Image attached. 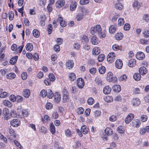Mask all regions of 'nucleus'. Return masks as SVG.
Listing matches in <instances>:
<instances>
[{"label":"nucleus","mask_w":149,"mask_h":149,"mask_svg":"<svg viewBox=\"0 0 149 149\" xmlns=\"http://www.w3.org/2000/svg\"><path fill=\"white\" fill-rule=\"evenodd\" d=\"M90 31L92 35L96 36L97 34L100 38H104L106 36V34L102 31L101 26L99 25H97L95 26L92 27Z\"/></svg>","instance_id":"1"},{"label":"nucleus","mask_w":149,"mask_h":149,"mask_svg":"<svg viewBox=\"0 0 149 149\" xmlns=\"http://www.w3.org/2000/svg\"><path fill=\"white\" fill-rule=\"evenodd\" d=\"M80 12L78 13L76 17L77 21L81 20L84 17V16L86 15L87 10L85 8H79Z\"/></svg>","instance_id":"2"},{"label":"nucleus","mask_w":149,"mask_h":149,"mask_svg":"<svg viewBox=\"0 0 149 149\" xmlns=\"http://www.w3.org/2000/svg\"><path fill=\"white\" fill-rule=\"evenodd\" d=\"M77 83L78 87L79 88H82L84 85V79L81 78H79L77 80Z\"/></svg>","instance_id":"3"},{"label":"nucleus","mask_w":149,"mask_h":149,"mask_svg":"<svg viewBox=\"0 0 149 149\" xmlns=\"http://www.w3.org/2000/svg\"><path fill=\"white\" fill-rule=\"evenodd\" d=\"M115 57V53L113 52H111L109 53L107 57V60L108 61L111 63L114 61Z\"/></svg>","instance_id":"4"},{"label":"nucleus","mask_w":149,"mask_h":149,"mask_svg":"<svg viewBox=\"0 0 149 149\" xmlns=\"http://www.w3.org/2000/svg\"><path fill=\"white\" fill-rule=\"evenodd\" d=\"M11 125L14 127H17L20 124V121L17 119H14L10 122Z\"/></svg>","instance_id":"5"},{"label":"nucleus","mask_w":149,"mask_h":149,"mask_svg":"<svg viewBox=\"0 0 149 149\" xmlns=\"http://www.w3.org/2000/svg\"><path fill=\"white\" fill-rule=\"evenodd\" d=\"M136 56L137 59L139 60H142L145 58V56L143 52H139L136 54Z\"/></svg>","instance_id":"6"},{"label":"nucleus","mask_w":149,"mask_h":149,"mask_svg":"<svg viewBox=\"0 0 149 149\" xmlns=\"http://www.w3.org/2000/svg\"><path fill=\"white\" fill-rule=\"evenodd\" d=\"M81 41L83 44L84 45L85 44V47H90V46L88 44L89 41V40L87 36L83 35Z\"/></svg>","instance_id":"7"},{"label":"nucleus","mask_w":149,"mask_h":149,"mask_svg":"<svg viewBox=\"0 0 149 149\" xmlns=\"http://www.w3.org/2000/svg\"><path fill=\"white\" fill-rule=\"evenodd\" d=\"M123 65L122 61L120 59H117L115 62V66L118 69H121Z\"/></svg>","instance_id":"8"},{"label":"nucleus","mask_w":149,"mask_h":149,"mask_svg":"<svg viewBox=\"0 0 149 149\" xmlns=\"http://www.w3.org/2000/svg\"><path fill=\"white\" fill-rule=\"evenodd\" d=\"M134 115L132 113H130L129 114L126 118L125 120V122L126 124L129 123L130 121L134 118Z\"/></svg>","instance_id":"9"},{"label":"nucleus","mask_w":149,"mask_h":149,"mask_svg":"<svg viewBox=\"0 0 149 149\" xmlns=\"http://www.w3.org/2000/svg\"><path fill=\"white\" fill-rule=\"evenodd\" d=\"M53 96L54 100L56 103H58L60 102L61 99V95L58 93H55Z\"/></svg>","instance_id":"10"},{"label":"nucleus","mask_w":149,"mask_h":149,"mask_svg":"<svg viewBox=\"0 0 149 149\" xmlns=\"http://www.w3.org/2000/svg\"><path fill=\"white\" fill-rule=\"evenodd\" d=\"M91 41L93 45H97L99 42L98 39L97 38L96 36L94 35L93 36L91 39Z\"/></svg>","instance_id":"11"},{"label":"nucleus","mask_w":149,"mask_h":149,"mask_svg":"<svg viewBox=\"0 0 149 149\" xmlns=\"http://www.w3.org/2000/svg\"><path fill=\"white\" fill-rule=\"evenodd\" d=\"M57 21L60 22L61 26L63 27H65L67 24V23L63 21V19L61 17H58L57 18Z\"/></svg>","instance_id":"12"},{"label":"nucleus","mask_w":149,"mask_h":149,"mask_svg":"<svg viewBox=\"0 0 149 149\" xmlns=\"http://www.w3.org/2000/svg\"><path fill=\"white\" fill-rule=\"evenodd\" d=\"M132 102L133 105L136 106L139 105L141 103L140 100L138 98H133Z\"/></svg>","instance_id":"13"},{"label":"nucleus","mask_w":149,"mask_h":149,"mask_svg":"<svg viewBox=\"0 0 149 149\" xmlns=\"http://www.w3.org/2000/svg\"><path fill=\"white\" fill-rule=\"evenodd\" d=\"M65 4L64 0H59L56 3V7L60 8L63 6Z\"/></svg>","instance_id":"14"},{"label":"nucleus","mask_w":149,"mask_h":149,"mask_svg":"<svg viewBox=\"0 0 149 149\" xmlns=\"http://www.w3.org/2000/svg\"><path fill=\"white\" fill-rule=\"evenodd\" d=\"M117 26L116 25H111L110 26L109 28V31L111 33H113L116 30Z\"/></svg>","instance_id":"15"},{"label":"nucleus","mask_w":149,"mask_h":149,"mask_svg":"<svg viewBox=\"0 0 149 149\" xmlns=\"http://www.w3.org/2000/svg\"><path fill=\"white\" fill-rule=\"evenodd\" d=\"M139 72L140 74L144 75L147 73V70L145 67H142L139 68Z\"/></svg>","instance_id":"16"},{"label":"nucleus","mask_w":149,"mask_h":149,"mask_svg":"<svg viewBox=\"0 0 149 149\" xmlns=\"http://www.w3.org/2000/svg\"><path fill=\"white\" fill-rule=\"evenodd\" d=\"M111 91V88L108 86H105L103 88V92L104 94H108L110 93Z\"/></svg>","instance_id":"17"},{"label":"nucleus","mask_w":149,"mask_h":149,"mask_svg":"<svg viewBox=\"0 0 149 149\" xmlns=\"http://www.w3.org/2000/svg\"><path fill=\"white\" fill-rule=\"evenodd\" d=\"M81 132L84 134H86L88 132V129L85 125H83L81 127Z\"/></svg>","instance_id":"18"},{"label":"nucleus","mask_w":149,"mask_h":149,"mask_svg":"<svg viewBox=\"0 0 149 149\" xmlns=\"http://www.w3.org/2000/svg\"><path fill=\"white\" fill-rule=\"evenodd\" d=\"M66 65L68 68L70 69L74 66V63L72 60H69L67 62Z\"/></svg>","instance_id":"19"},{"label":"nucleus","mask_w":149,"mask_h":149,"mask_svg":"<svg viewBox=\"0 0 149 149\" xmlns=\"http://www.w3.org/2000/svg\"><path fill=\"white\" fill-rule=\"evenodd\" d=\"M23 95L25 97L28 98L30 95V90L27 89L24 90L23 92Z\"/></svg>","instance_id":"20"},{"label":"nucleus","mask_w":149,"mask_h":149,"mask_svg":"<svg viewBox=\"0 0 149 149\" xmlns=\"http://www.w3.org/2000/svg\"><path fill=\"white\" fill-rule=\"evenodd\" d=\"M100 52L99 47H94L93 50V54L94 55H97Z\"/></svg>","instance_id":"21"},{"label":"nucleus","mask_w":149,"mask_h":149,"mask_svg":"<svg viewBox=\"0 0 149 149\" xmlns=\"http://www.w3.org/2000/svg\"><path fill=\"white\" fill-rule=\"evenodd\" d=\"M113 91L117 93L120 92L121 90L120 86L119 85H113Z\"/></svg>","instance_id":"22"},{"label":"nucleus","mask_w":149,"mask_h":149,"mask_svg":"<svg viewBox=\"0 0 149 149\" xmlns=\"http://www.w3.org/2000/svg\"><path fill=\"white\" fill-rule=\"evenodd\" d=\"M140 121L139 120L136 119L134 122H132V125L133 127L138 128L140 126Z\"/></svg>","instance_id":"23"},{"label":"nucleus","mask_w":149,"mask_h":149,"mask_svg":"<svg viewBox=\"0 0 149 149\" xmlns=\"http://www.w3.org/2000/svg\"><path fill=\"white\" fill-rule=\"evenodd\" d=\"M136 60L134 59H131L129 62L128 65L130 67H133L136 65Z\"/></svg>","instance_id":"24"},{"label":"nucleus","mask_w":149,"mask_h":149,"mask_svg":"<svg viewBox=\"0 0 149 149\" xmlns=\"http://www.w3.org/2000/svg\"><path fill=\"white\" fill-rule=\"evenodd\" d=\"M50 130L52 134H54L56 132L55 127L53 123L50 125Z\"/></svg>","instance_id":"25"},{"label":"nucleus","mask_w":149,"mask_h":149,"mask_svg":"<svg viewBox=\"0 0 149 149\" xmlns=\"http://www.w3.org/2000/svg\"><path fill=\"white\" fill-rule=\"evenodd\" d=\"M47 95L48 97L50 99L52 98L54 96V94L50 89H48L47 91Z\"/></svg>","instance_id":"26"},{"label":"nucleus","mask_w":149,"mask_h":149,"mask_svg":"<svg viewBox=\"0 0 149 149\" xmlns=\"http://www.w3.org/2000/svg\"><path fill=\"white\" fill-rule=\"evenodd\" d=\"M113 73L111 72H109L107 74V79L109 81H113Z\"/></svg>","instance_id":"27"},{"label":"nucleus","mask_w":149,"mask_h":149,"mask_svg":"<svg viewBox=\"0 0 149 149\" xmlns=\"http://www.w3.org/2000/svg\"><path fill=\"white\" fill-rule=\"evenodd\" d=\"M77 7V3L76 2H72L70 6V9L71 10L73 11Z\"/></svg>","instance_id":"28"},{"label":"nucleus","mask_w":149,"mask_h":149,"mask_svg":"<svg viewBox=\"0 0 149 149\" xmlns=\"http://www.w3.org/2000/svg\"><path fill=\"white\" fill-rule=\"evenodd\" d=\"M140 74L138 73H135L133 75L134 79L136 81L139 80L141 78Z\"/></svg>","instance_id":"29"},{"label":"nucleus","mask_w":149,"mask_h":149,"mask_svg":"<svg viewBox=\"0 0 149 149\" xmlns=\"http://www.w3.org/2000/svg\"><path fill=\"white\" fill-rule=\"evenodd\" d=\"M98 70L100 74H104L105 72L106 68L104 66H102L99 68Z\"/></svg>","instance_id":"30"},{"label":"nucleus","mask_w":149,"mask_h":149,"mask_svg":"<svg viewBox=\"0 0 149 149\" xmlns=\"http://www.w3.org/2000/svg\"><path fill=\"white\" fill-rule=\"evenodd\" d=\"M123 34L121 33H117L115 36V38L117 40H121L123 37Z\"/></svg>","instance_id":"31"},{"label":"nucleus","mask_w":149,"mask_h":149,"mask_svg":"<svg viewBox=\"0 0 149 149\" xmlns=\"http://www.w3.org/2000/svg\"><path fill=\"white\" fill-rule=\"evenodd\" d=\"M18 58V56H16L13 57L10 60V63L12 64H14L16 62Z\"/></svg>","instance_id":"32"},{"label":"nucleus","mask_w":149,"mask_h":149,"mask_svg":"<svg viewBox=\"0 0 149 149\" xmlns=\"http://www.w3.org/2000/svg\"><path fill=\"white\" fill-rule=\"evenodd\" d=\"M69 99L68 95H63V103H65L68 102Z\"/></svg>","instance_id":"33"},{"label":"nucleus","mask_w":149,"mask_h":149,"mask_svg":"<svg viewBox=\"0 0 149 149\" xmlns=\"http://www.w3.org/2000/svg\"><path fill=\"white\" fill-rule=\"evenodd\" d=\"M105 55L103 54H101L99 55L97 58V60L99 62H102L104 59Z\"/></svg>","instance_id":"34"},{"label":"nucleus","mask_w":149,"mask_h":149,"mask_svg":"<svg viewBox=\"0 0 149 149\" xmlns=\"http://www.w3.org/2000/svg\"><path fill=\"white\" fill-rule=\"evenodd\" d=\"M33 36L36 38L38 37L40 35L39 32L36 29H35L33 31Z\"/></svg>","instance_id":"35"},{"label":"nucleus","mask_w":149,"mask_h":149,"mask_svg":"<svg viewBox=\"0 0 149 149\" xmlns=\"http://www.w3.org/2000/svg\"><path fill=\"white\" fill-rule=\"evenodd\" d=\"M3 104L9 107H11L12 106V104L8 100H5L3 101Z\"/></svg>","instance_id":"36"},{"label":"nucleus","mask_w":149,"mask_h":149,"mask_svg":"<svg viewBox=\"0 0 149 149\" xmlns=\"http://www.w3.org/2000/svg\"><path fill=\"white\" fill-rule=\"evenodd\" d=\"M15 74L13 73H11L7 75L6 77L7 79H12L15 78Z\"/></svg>","instance_id":"37"},{"label":"nucleus","mask_w":149,"mask_h":149,"mask_svg":"<svg viewBox=\"0 0 149 149\" xmlns=\"http://www.w3.org/2000/svg\"><path fill=\"white\" fill-rule=\"evenodd\" d=\"M69 77L71 81H73L76 79V75L74 73H71L69 74Z\"/></svg>","instance_id":"38"},{"label":"nucleus","mask_w":149,"mask_h":149,"mask_svg":"<svg viewBox=\"0 0 149 149\" xmlns=\"http://www.w3.org/2000/svg\"><path fill=\"white\" fill-rule=\"evenodd\" d=\"M104 131L105 133L108 135H111L112 133V130L109 128H106Z\"/></svg>","instance_id":"39"},{"label":"nucleus","mask_w":149,"mask_h":149,"mask_svg":"<svg viewBox=\"0 0 149 149\" xmlns=\"http://www.w3.org/2000/svg\"><path fill=\"white\" fill-rule=\"evenodd\" d=\"M87 102L89 105H92L93 104L94 100L93 98L90 97L88 99Z\"/></svg>","instance_id":"40"},{"label":"nucleus","mask_w":149,"mask_h":149,"mask_svg":"<svg viewBox=\"0 0 149 149\" xmlns=\"http://www.w3.org/2000/svg\"><path fill=\"white\" fill-rule=\"evenodd\" d=\"M49 79L51 81H54L55 79V77L53 73H50L49 75Z\"/></svg>","instance_id":"41"},{"label":"nucleus","mask_w":149,"mask_h":149,"mask_svg":"<svg viewBox=\"0 0 149 149\" xmlns=\"http://www.w3.org/2000/svg\"><path fill=\"white\" fill-rule=\"evenodd\" d=\"M22 114L23 116L26 117L29 114V111L27 109L23 110L22 111Z\"/></svg>","instance_id":"42"},{"label":"nucleus","mask_w":149,"mask_h":149,"mask_svg":"<svg viewBox=\"0 0 149 149\" xmlns=\"http://www.w3.org/2000/svg\"><path fill=\"white\" fill-rule=\"evenodd\" d=\"M8 17L10 20L11 21L13 19L14 17V13L13 11L9 12L8 14Z\"/></svg>","instance_id":"43"},{"label":"nucleus","mask_w":149,"mask_h":149,"mask_svg":"<svg viewBox=\"0 0 149 149\" xmlns=\"http://www.w3.org/2000/svg\"><path fill=\"white\" fill-rule=\"evenodd\" d=\"M9 133L10 134V135L12 136L14 138H15L16 136L15 135V132L14 130L12 129H9Z\"/></svg>","instance_id":"44"},{"label":"nucleus","mask_w":149,"mask_h":149,"mask_svg":"<svg viewBox=\"0 0 149 149\" xmlns=\"http://www.w3.org/2000/svg\"><path fill=\"white\" fill-rule=\"evenodd\" d=\"M127 78V76L125 74H123L119 77V80L120 81H126Z\"/></svg>","instance_id":"45"},{"label":"nucleus","mask_w":149,"mask_h":149,"mask_svg":"<svg viewBox=\"0 0 149 149\" xmlns=\"http://www.w3.org/2000/svg\"><path fill=\"white\" fill-rule=\"evenodd\" d=\"M3 113L4 115H8L9 114V111L8 108H4L3 109Z\"/></svg>","instance_id":"46"},{"label":"nucleus","mask_w":149,"mask_h":149,"mask_svg":"<svg viewBox=\"0 0 149 149\" xmlns=\"http://www.w3.org/2000/svg\"><path fill=\"white\" fill-rule=\"evenodd\" d=\"M52 30V27L51 24H49L48 25V26L47 28V30L48 31V33L49 34H50L51 33Z\"/></svg>","instance_id":"47"},{"label":"nucleus","mask_w":149,"mask_h":149,"mask_svg":"<svg viewBox=\"0 0 149 149\" xmlns=\"http://www.w3.org/2000/svg\"><path fill=\"white\" fill-rule=\"evenodd\" d=\"M95 81L96 83L98 85L100 84L102 81L101 78L98 77H97L95 78Z\"/></svg>","instance_id":"48"},{"label":"nucleus","mask_w":149,"mask_h":149,"mask_svg":"<svg viewBox=\"0 0 149 149\" xmlns=\"http://www.w3.org/2000/svg\"><path fill=\"white\" fill-rule=\"evenodd\" d=\"M56 42L57 44L55 45V47H56V45L58 46L62 44L63 42V39L61 38H58L57 39Z\"/></svg>","instance_id":"49"},{"label":"nucleus","mask_w":149,"mask_h":149,"mask_svg":"<svg viewBox=\"0 0 149 149\" xmlns=\"http://www.w3.org/2000/svg\"><path fill=\"white\" fill-rule=\"evenodd\" d=\"M16 101L17 102L19 103L23 101V97L17 95L16 97Z\"/></svg>","instance_id":"50"},{"label":"nucleus","mask_w":149,"mask_h":149,"mask_svg":"<svg viewBox=\"0 0 149 149\" xmlns=\"http://www.w3.org/2000/svg\"><path fill=\"white\" fill-rule=\"evenodd\" d=\"M84 111V109L82 107H79L78 109L77 113L79 114H82Z\"/></svg>","instance_id":"51"},{"label":"nucleus","mask_w":149,"mask_h":149,"mask_svg":"<svg viewBox=\"0 0 149 149\" xmlns=\"http://www.w3.org/2000/svg\"><path fill=\"white\" fill-rule=\"evenodd\" d=\"M10 115L13 117H15L17 116L16 111L13 110H11L10 113Z\"/></svg>","instance_id":"52"},{"label":"nucleus","mask_w":149,"mask_h":149,"mask_svg":"<svg viewBox=\"0 0 149 149\" xmlns=\"http://www.w3.org/2000/svg\"><path fill=\"white\" fill-rule=\"evenodd\" d=\"M47 91L44 90H42L40 92V95L43 97H45L47 95Z\"/></svg>","instance_id":"53"},{"label":"nucleus","mask_w":149,"mask_h":149,"mask_svg":"<svg viewBox=\"0 0 149 149\" xmlns=\"http://www.w3.org/2000/svg\"><path fill=\"white\" fill-rule=\"evenodd\" d=\"M124 23V19L123 18H120L118 21V24L119 26L123 25Z\"/></svg>","instance_id":"54"},{"label":"nucleus","mask_w":149,"mask_h":149,"mask_svg":"<svg viewBox=\"0 0 149 149\" xmlns=\"http://www.w3.org/2000/svg\"><path fill=\"white\" fill-rule=\"evenodd\" d=\"M143 36L146 38H148L149 36V30H145V31L143 33Z\"/></svg>","instance_id":"55"},{"label":"nucleus","mask_w":149,"mask_h":149,"mask_svg":"<svg viewBox=\"0 0 149 149\" xmlns=\"http://www.w3.org/2000/svg\"><path fill=\"white\" fill-rule=\"evenodd\" d=\"M65 135L68 137H70L71 134L70 130L68 129L65 131Z\"/></svg>","instance_id":"56"},{"label":"nucleus","mask_w":149,"mask_h":149,"mask_svg":"<svg viewBox=\"0 0 149 149\" xmlns=\"http://www.w3.org/2000/svg\"><path fill=\"white\" fill-rule=\"evenodd\" d=\"M8 95L7 92H3L0 94V97L2 98H5Z\"/></svg>","instance_id":"57"},{"label":"nucleus","mask_w":149,"mask_h":149,"mask_svg":"<svg viewBox=\"0 0 149 149\" xmlns=\"http://www.w3.org/2000/svg\"><path fill=\"white\" fill-rule=\"evenodd\" d=\"M58 114L57 111H54L52 113V117L54 119H56L58 118Z\"/></svg>","instance_id":"58"},{"label":"nucleus","mask_w":149,"mask_h":149,"mask_svg":"<svg viewBox=\"0 0 149 149\" xmlns=\"http://www.w3.org/2000/svg\"><path fill=\"white\" fill-rule=\"evenodd\" d=\"M141 119L142 122H145L147 119V116L146 115H143L141 116Z\"/></svg>","instance_id":"59"},{"label":"nucleus","mask_w":149,"mask_h":149,"mask_svg":"<svg viewBox=\"0 0 149 149\" xmlns=\"http://www.w3.org/2000/svg\"><path fill=\"white\" fill-rule=\"evenodd\" d=\"M52 105L51 103L50 102L47 103L45 105V107L47 109H51L52 108Z\"/></svg>","instance_id":"60"},{"label":"nucleus","mask_w":149,"mask_h":149,"mask_svg":"<svg viewBox=\"0 0 149 149\" xmlns=\"http://www.w3.org/2000/svg\"><path fill=\"white\" fill-rule=\"evenodd\" d=\"M89 1V0H80V3L81 4L84 5L87 4Z\"/></svg>","instance_id":"61"},{"label":"nucleus","mask_w":149,"mask_h":149,"mask_svg":"<svg viewBox=\"0 0 149 149\" xmlns=\"http://www.w3.org/2000/svg\"><path fill=\"white\" fill-rule=\"evenodd\" d=\"M89 72L91 74H95L96 72V69L95 68H92L90 70Z\"/></svg>","instance_id":"62"},{"label":"nucleus","mask_w":149,"mask_h":149,"mask_svg":"<svg viewBox=\"0 0 149 149\" xmlns=\"http://www.w3.org/2000/svg\"><path fill=\"white\" fill-rule=\"evenodd\" d=\"M130 28V25L129 24H126L124 25V29L126 31H127L129 30Z\"/></svg>","instance_id":"63"},{"label":"nucleus","mask_w":149,"mask_h":149,"mask_svg":"<svg viewBox=\"0 0 149 149\" xmlns=\"http://www.w3.org/2000/svg\"><path fill=\"white\" fill-rule=\"evenodd\" d=\"M51 81L49 78L46 79L44 81L45 84L47 86L51 84Z\"/></svg>","instance_id":"64"}]
</instances>
